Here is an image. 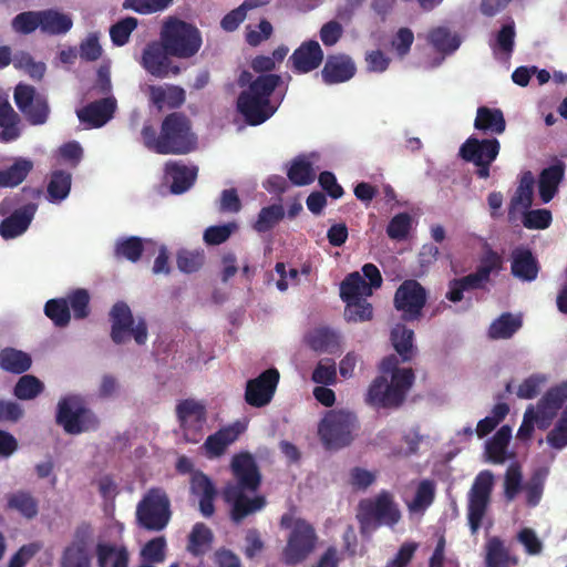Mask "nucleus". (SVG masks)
I'll list each match as a JSON object with an SVG mask.
<instances>
[{
  "instance_id": "1",
  "label": "nucleus",
  "mask_w": 567,
  "mask_h": 567,
  "mask_svg": "<svg viewBox=\"0 0 567 567\" xmlns=\"http://www.w3.org/2000/svg\"><path fill=\"white\" fill-rule=\"evenodd\" d=\"M243 90L236 101V110L250 126H257L269 120L277 106L270 101V97L278 85L281 83V76L278 74H260L254 79L249 71H243L237 80Z\"/></svg>"
},
{
  "instance_id": "2",
  "label": "nucleus",
  "mask_w": 567,
  "mask_h": 567,
  "mask_svg": "<svg viewBox=\"0 0 567 567\" xmlns=\"http://www.w3.org/2000/svg\"><path fill=\"white\" fill-rule=\"evenodd\" d=\"M141 135L144 146L161 155H185L197 146V137L192 130V122L182 112L167 114L162 121L159 133L151 123H145Z\"/></svg>"
},
{
  "instance_id": "3",
  "label": "nucleus",
  "mask_w": 567,
  "mask_h": 567,
  "mask_svg": "<svg viewBox=\"0 0 567 567\" xmlns=\"http://www.w3.org/2000/svg\"><path fill=\"white\" fill-rule=\"evenodd\" d=\"M357 518L363 534L380 526L393 528L401 520L402 514L394 495L388 489H381L374 497L359 502Z\"/></svg>"
},
{
  "instance_id": "4",
  "label": "nucleus",
  "mask_w": 567,
  "mask_h": 567,
  "mask_svg": "<svg viewBox=\"0 0 567 567\" xmlns=\"http://www.w3.org/2000/svg\"><path fill=\"white\" fill-rule=\"evenodd\" d=\"M159 40L174 58L190 59L202 48L203 38L193 23L176 17H168L161 28Z\"/></svg>"
},
{
  "instance_id": "5",
  "label": "nucleus",
  "mask_w": 567,
  "mask_h": 567,
  "mask_svg": "<svg viewBox=\"0 0 567 567\" xmlns=\"http://www.w3.org/2000/svg\"><path fill=\"white\" fill-rule=\"evenodd\" d=\"M359 429V421L353 412L329 410L318 424V435L326 450L338 451L349 446Z\"/></svg>"
},
{
  "instance_id": "6",
  "label": "nucleus",
  "mask_w": 567,
  "mask_h": 567,
  "mask_svg": "<svg viewBox=\"0 0 567 567\" xmlns=\"http://www.w3.org/2000/svg\"><path fill=\"white\" fill-rule=\"evenodd\" d=\"M55 423L66 434L78 435L96 430L100 421L81 395L69 394L61 398L56 404Z\"/></svg>"
},
{
  "instance_id": "7",
  "label": "nucleus",
  "mask_w": 567,
  "mask_h": 567,
  "mask_svg": "<svg viewBox=\"0 0 567 567\" xmlns=\"http://www.w3.org/2000/svg\"><path fill=\"white\" fill-rule=\"evenodd\" d=\"M137 525L148 532H162L172 518L171 499L161 487L150 488L136 506Z\"/></svg>"
},
{
  "instance_id": "8",
  "label": "nucleus",
  "mask_w": 567,
  "mask_h": 567,
  "mask_svg": "<svg viewBox=\"0 0 567 567\" xmlns=\"http://www.w3.org/2000/svg\"><path fill=\"white\" fill-rule=\"evenodd\" d=\"M494 475L491 471L480 472L467 494V520L472 535H476L491 503Z\"/></svg>"
},
{
  "instance_id": "9",
  "label": "nucleus",
  "mask_w": 567,
  "mask_h": 567,
  "mask_svg": "<svg viewBox=\"0 0 567 567\" xmlns=\"http://www.w3.org/2000/svg\"><path fill=\"white\" fill-rule=\"evenodd\" d=\"M111 339L115 344L124 343L128 337H133L140 346L147 340V324L144 319L135 323L130 307L124 301L116 302L110 311Z\"/></svg>"
},
{
  "instance_id": "10",
  "label": "nucleus",
  "mask_w": 567,
  "mask_h": 567,
  "mask_svg": "<svg viewBox=\"0 0 567 567\" xmlns=\"http://www.w3.org/2000/svg\"><path fill=\"white\" fill-rule=\"evenodd\" d=\"M317 540L315 527L307 520L298 518L282 550L284 563L289 566L302 563L316 548Z\"/></svg>"
},
{
  "instance_id": "11",
  "label": "nucleus",
  "mask_w": 567,
  "mask_h": 567,
  "mask_svg": "<svg viewBox=\"0 0 567 567\" xmlns=\"http://www.w3.org/2000/svg\"><path fill=\"white\" fill-rule=\"evenodd\" d=\"M501 144L496 138L478 140L468 137L460 148L461 157L477 166L475 175L478 178L487 179L492 163L499 154Z\"/></svg>"
},
{
  "instance_id": "12",
  "label": "nucleus",
  "mask_w": 567,
  "mask_h": 567,
  "mask_svg": "<svg viewBox=\"0 0 567 567\" xmlns=\"http://www.w3.org/2000/svg\"><path fill=\"white\" fill-rule=\"evenodd\" d=\"M94 530L90 523L82 522L73 533L71 543L63 549L60 567H91V548Z\"/></svg>"
},
{
  "instance_id": "13",
  "label": "nucleus",
  "mask_w": 567,
  "mask_h": 567,
  "mask_svg": "<svg viewBox=\"0 0 567 567\" xmlns=\"http://www.w3.org/2000/svg\"><path fill=\"white\" fill-rule=\"evenodd\" d=\"M427 300L425 288L414 279L404 280L396 289L393 298L394 308L401 311L404 321L420 320Z\"/></svg>"
},
{
  "instance_id": "14",
  "label": "nucleus",
  "mask_w": 567,
  "mask_h": 567,
  "mask_svg": "<svg viewBox=\"0 0 567 567\" xmlns=\"http://www.w3.org/2000/svg\"><path fill=\"white\" fill-rule=\"evenodd\" d=\"M176 416L183 435L188 443H198L207 422L206 406L193 399H185L176 405Z\"/></svg>"
},
{
  "instance_id": "15",
  "label": "nucleus",
  "mask_w": 567,
  "mask_h": 567,
  "mask_svg": "<svg viewBox=\"0 0 567 567\" xmlns=\"http://www.w3.org/2000/svg\"><path fill=\"white\" fill-rule=\"evenodd\" d=\"M230 471L236 483H229L225 488H237L255 493L261 485V473L255 457L249 452H240L231 457Z\"/></svg>"
},
{
  "instance_id": "16",
  "label": "nucleus",
  "mask_w": 567,
  "mask_h": 567,
  "mask_svg": "<svg viewBox=\"0 0 567 567\" xmlns=\"http://www.w3.org/2000/svg\"><path fill=\"white\" fill-rule=\"evenodd\" d=\"M174 58L165 49V44L159 40L146 44L143 50L141 65L152 76L165 79L172 75H178L181 68L172 61Z\"/></svg>"
},
{
  "instance_id": "17",
  "label": "nucleus",
  "mask_w": 567,
  "mask_h": 567,
  "mask_svg": "<svg viewBox=\"0 0 567 567\" xmlns=\"http://www.w3.org/2000/svg\"><path fill=\"white\" fill-rule=\"evenodd\" d=\"M279 378V371L276 368H270L261 372L257 378L248 380L245 390V401L247 404L254 408L268 405L275 395Z\"/></svg>"
},
{
  "instance_id": "18",
  "label": "nucleus",
  "mask_w": 567,
  "mask_h": 567,
  "mask_svg": "<svg viewBox=\"0 0 567 567\" xmlns=\"http://www.w3.org/2000/svg\"><path fill=\"white\" fill-rule=\"evenodd\" d=\"M247 491H237V488H224L225 502L231 505L230 518L234 523H241L247 516L261 511L266 504L264 495L249 497Z\"/></svg>"
},
{
  "instance_id": "19",
  "label": "nucleus",
  "mask_w": 567,
  "mask_h": 567,
  "mask_svg": "<svg viewBox=\"0 0 567 567\" xmlns=\"http://www.w3.org/2000/svg\"><path fill=\"white\" fill-rule=\"evenodd\" d=\"M415 380L413 370L398 371L389 382L385 378L382 408L395 409L403 404Z\"/></svg>"
},
{
  "instance_id": "20",
  "label": "nucleus",
  "mask_w": 567,
  "mask_h": 567,
  "mask_svg": "<svg viewBox=\"0 0 567 567\" xmlns=\"http://www.w3.org/2000/svg\"><path fill=\"white\" fill-rule=\"evenodd\" d=\"M116 107V99L114 96H105L78 110L76 115L86 127L99 128L113 118Z\"/></svg>"
},
{
  "instance_id": "21",
  "label": "nucleus",
  "mask_w": 567,
  "mask_h": 567,
  "mask_svg": "<svg viewBox=\"0 0 567 567\" xmlns=\"http://www.w3.org/2000/svg\"><path fill=\"white\" fill-rule=\"evenodd\" d=\"M37 209L38 205L34 203H28L14 209L8 217L0 221V236L9 240L24 234L31 225Z\"/></svg>"
},
{
  "instance_id": "22",
  "label": "nucleus",
  "mask_w": 567,
  "mask_h": 567,
  "mask_svg": "<svg viewBox=\"0 0 567 567\" xmlns=\"http://www.w3.org/2000/svg\"><path fill=\"white\" fill-rule=\"evenodd\" d=\"M567 401V381L550 388L537 403L536 411L540 414L539 430H547L558 411Z\"/></svg>"
},
{
  "instance_id": "23",
  "label": "nucleus",
  "mask_w": 567,
  "mask_h": 567,
  "mask_svg": "<svg viewBox=\"0 0 567 567\" xmlns=\"http://www.w3.org/2000/svg\"><path fill=\"white\" fill-rule=\"evenodd\" d=\"M292 70L297 74L309 73L320 66L323 51L316 40L305 41L290 55Z\"/></svg>"
},
{
  "instance_id": "24",
  "label": "nucleus",
  "mask_w": 567,
  "mask_h": 567,
  "mask_svg": "<svg viewBox=\"0 0 567 567\" xmlns=\"http://www.w3.org/2000/svg\"><path fill=\"white\" fill-rule=\"evenodd\" d=\"M540 265L533 251L525 246H518L511 252V274L520 281L536 280Z\"/></svg>"
},
{
  "instance_id": "25",
  "label": "nucleus",
  "mask_w": 567,
  "mask_h": 567,
  "mask_svg": "<svg viewBox=\"0 0 567 567\" xmlns=\"http://www.w3.org/2000/svg\"><path fill=\"white\" fill-rule=\"evenodd\" d=\"M355 72V64L349 55L330 54L321 70V76L326 84L331 85L349 81Z\"/></svg>"
},
{
  "instance_id": "26",
  "label": "nucleus",
  "mask_w": 567,
  "mask_h": 567,
  "mask_svg": "<svg viewBox=\"0 0 567 567\" xmlns=\"http://www.w3.org/2000/svg\"><path fill=\"white\" fill-rule=\"evenodd\" d=\"M197 172L196 166H187L181 161H168L165 164L164 173L166 182L171 183V193L179 195L187 192L194 185Z\"/></svg>"
},
{
  "instance_id": "27",
  "label": "nucleus",
  "mask_w": 567,
  "mask_h": 567,
  "mask_svg": "<svg viewBox=\"0 0 567 567\" xmlns=\"http://www.w3.org/2000/svg\"><path fill=\"white\" fill-rule=\"evenodd\" d=\"M190 493L199 498V512L205 517L215 513L214 501L217 489L213 481L203 472L195 471L190 477Z\"/></svg>"
},
{
  "instance_id": "28",
  "label": "nucleus",
  "mask_w": 567,
  "mask_h": 567,
  "mask_svg": "<svg viewBox=\"0 0 567 567\" xmlns=\"http://www.w3.org/2000/svg\"><path fill=\"white\" fill-rule=\"evenodd\" d=\"M244 430L245 427L239 422H236L210 434L203 445L206 456L208 458L221 456L227 447L237 441Z\"/></svg>"
},
{
  "instance_id": "29",
  "label": "nucleus",
  "mask_w": 567,
  "mask_h": 567,
  "mask_svg": "<svg viewBox=\"0 0 567 567\" xmlns=\"http://www.w3.org/2000/svg\"><path fill=\"white\" fill-rule=\"evenodd\" d=\"M565 166L563 163L550 165L544 168L539 174L538 193L543 203H549L556 193L558 186L564 178Z\"/></svg>"
},
{
  "instance_id": "30",
  "label": "nucleus",
  "mask_w": 567,
  "mask_h": 567,
  "mask_svg": "<svg viewBox=\"0 0 567 567\" xmlns=\"http://www.w3.org/2000/svg\"><path fill=\"white\" fill-rule=\"evenodd\" d=\"M95 553L97 567H128L130 554L125 546L99 543Z\"/></svg>"
},
{
  "instance_id": "31",
  "label": "nucleus",
  "mask_w": 567,
  "mask_h": 567,
  "mask_svg": "<svg viewBox=\"0 0 567 567\" xmlns=\"http://www.w3.org/2000/svg\"><path fill=\"white\" fill-rule=\"evenodd\" d=\"M6 511H14L27 519L34 518L39 513V502L28 491H16L6 494Z\"/></svg>"
},
{
  "instance_id": "32",
  "label": "nucleus",
  "mask_w": 567,
  "mask_h": 567,
  "mask_svg": "<svg viewBox=\"0 0 567 567\" xmlns=\"http://www.w3.org/2000/svg\"><path fill=\"white\" fill-rule=\"evenodd\" d=\"M32 365V358L28 352L6 347L0 350V369L12 373L22 374Z\"/></svg>"
},
{
  "instance_id": "33",
  "label": "nucleus",
  "mask_w": 567,
  "mask_h": 567,
  "mask_svg": "<svg viewBox=\"0 0 567 567\" xmlns=\"http://www.w3.org/2000/svg\"><path fill=\"white\" fill-rule=\"evenodd\" d=\"M148 95L151 102L159 110L163 109L164 104L177 109L185 102V91L177 85H167L166 87L150 85Z\"/></svg>"
},
{
  "instance_id": "34",
  "label": "nucleus",
  "mask_w": 567,
  "mask_h": 567,
  "mask_svg": "<svg viewBox=\"0 0 567 567\" xmlns=\"http://www.w3.org/2000/svg\"><path fill=\"white\" fill-rule=\"evenodd\" d=\"M474 127L484 133L502 134L506 128L502 110L480 106L476 112Z\"/></svg>"
},
{
  "instance_id": "35",
  "label": "nucleus",
  "mask_w": 567,
  "mask_h": 567,
  "mask_svg": "<svg viewBox=\"0 0 567 567\" xmlns=\"http://www.w3.org/2000/svg\"><path fill=\"white\" fill-rule=\"evenodd\" d=\"M485 549L484 561L486 567H511V565L518 564V559L509 555L504 542L497 536L487 539Z\"/></svg>"
},
{
  "instance_id": "36",
  "label": "nucleus",
  "mask_w": 567,
  "mask_h": 567,
  "mask_svg": "<svg viewBox=\"0 0 567 567\" xmlns=\"http://www.w3.org/2000/svg\"><path fill=\"white\" fill-rule=\"evenodd\" d=\"M20 117L8 101L0 102V142L10 143L21 135Z\"/></svg>"
},
{
  "instance_id": "37",
  "label": "nucleus",
  "mask_w": 567,
  "mask_h": 567,
  "mask_svg": "<svg viewBox=\"0 0 567 567\" xmlns=\"http://www.w3.org/2000/svg\"><path fill=\"white\" fill-rule=\"evenodd\" d=\"M41 31L47 34H65L73 25L70 16L54 9L40 10Z\"/></svg>"
},
{
  "instance_id": "38",
  "label": "nucleus",
  "mask_w": 567,
  "mask_h": 567,
  "mask_svg": "<svg viewBox=\"0 0 567 567\" xmlns=\"http://www.w3.org/2000/svg\"><path fill=\"white\" fill-rule=\"evenodd\" d=\"M214 534L204 523H196L188 535L187 550L195 557L205 555L212 547Z\"/></svg>"
},
{
  "instance_id": "39",
  "label": "nucleus",
  "mask_w": 567,
  "mask_h": 567,
  "mask_svg": "<svg viewBox=\"0 0 567 567\" xmlns=\"http://www.w3.org/2000/svg\"><path fill=\"white\" fill-rule=\"evenodd\" d=\"M414 332L402 323L395 324L391 330V342L403 362L412 360L415 349L413 346Z\"/></svg>"
},
{
  "instance_id": "40",
  "label": "nucleus",
  "mask_w": 567,
  "mask_h": 567,
  "mask_svg": "<svg viewBox=\"0 0 567 567\" xmlns=\"http://www.w3.org/2000/svg\"><path fill=\"white\" fill-rule=\"evenodd\" d=\"M370 293V287L359 272L348 275L340 285V297L347 303L364 300L362 297Z\"/></svg>"
},
{
  "instance_id": "41",
  "label": "nucleus",
  "mask_w": 567,
  "mask_h": 567,
  "mask_svg": "<svg viewBox=\"0 0 567 567\" xmlns=\"http://www.w3.org/2000/svg\"><path fill=\"white\" fill-rule=\"evenodd\" d=\"M33 168L30 159L19 157L6 169H0V187H16L21 184Z\"/></svg>"
},
{
  "instance_id": "42",
  "label": "nucleus",
  "mask_w": 567,
  "mask_h": 567,
  "mask_svg": "<svg viewBox=\"0 0 567 567\" xmlns=\"http://www.w3.org/2000/svg\"><path fill=\"white\" fill-rule=\"evenodd\" d=\"M287 176L296 186H306L311 184L316 178V172L312 163L306 156H297L292 159Z\"/></svg>"
},
{
  "instance_id": "43",
  "label": "nucleus",
  "mask_w": 567,
  "mask_h": 567,
  "mask_svg": "<svg viewBox=\"0 0 567 567\" xmlns=\"http://www.w3.org/2000/svg\"><path fill=\"white\" fill-rule=\"evenodd\" d=\"M522 327V319L511 312L502 313L492 322L488 329V337L493 340L509 339Z\"/></svg>"
},
{
  "instance_id": "44",
  "label": "nucleus",
  "mask_w": 567,
  "mask_h": 567,
  "mask_svg": "<svg viewBox=\"0 0 567 567\" xmlns=\"http://www.w3.org/2000/svg\"><path fill=\"white\" fill-rule=\"evenodd\" d=\"M429 43L440 53L450 54L456 51L461 44L457 35L452 34L445 27L432 29L427 34Z\"/></svg>"
},
{
  "instance_id": "45",
  "label": "nucleus",
  "mask_w": 567,
  "mask_h": 567,
  "mask_svg": "<svg viewBox=\"0 0 567 567\" xmlns=\"http://www.w3.org/2000/svg\"><path fill=\"white\" fill-rule=\"evenodd\" d=\"M143 252L144 241L137 236L120 238L114 246V256L117 259H126L131 262H137Z\"/></svg>"
},
{
  "instance_id": "46",
  "label": "nucleus",
  "mask_w": 567,
  "mask_h": 567,
  "mask_svg": "<svg viewBox=\"0 0 567 567\" xmlns=\"http://www.w3.org/2000/svg\"><path fill=\"white\" fill-rule=\"evenodd\" d=\"M534 176L530 171L522 174L515 195L511 199L509 212L519 207L529 208L533 203Z\"/></svg>"
},
{
  "instance_id": "47",
  "label": "nucleus",
  "mask_w": 567,
  "mask_h": 567,
  "mask_svg": "<svg viewBox=\"0 0 567 567\" xmlns=\"http://www.w3.org/2000/svg\"><path fill=\"white\" fill-rule=\"evenodd\" d=\"M435 484L431 480H423L419 483L414 497L408 503L411 513H424L434 502Z\"/></svg>"
},
{
  "instance_id": "48",
  "label": "nucleus",
  "mask_w": 567,
  "mask_h": 567,
  "mask_svg": "<svg viewBox=\"0 0 567 567\" xmlns=\"http://www.w3.org/2000/svg\"><path fill=\"white\" fill-rule=\"evenodd\" d=\"M307 342L316 352L332 353L338 347V336L328 328H318L308 334Z\"/></svg>"
},
{
  "instance_id": "49",
  "label": "nucleus",
  "mask_w": 567,
  "mask_h": 567,
  "mask_svg": "<svg viewBox=\"0 0 567 567\" xmlns=\"http://www.w3.org/2000/svg\"><path fill=\"white\" fill-rule=\"evenodd\" d=\"M45 316L60 328L66 327L71 320L69 302L65 298L50 299L44 305Z\"/></svg>"
},
{
  "instance_id": "50",
  "label": "nucleus",
  "mask_w": 567,
  "mask_h": 567,
  "mask_svg": "<svg viewBox=\"0 0 567 567\" xmlns=\"http://www.w3.org/2000/svg\"><path fill=\"white\" fill-rule=\"evenodd\" d=\"M44 390L43 382L32 374L22 375L13 388V394L19 400H33Z\"/></svg>"
},
{
  "instance_id": "51",
  "label": "nucleus",
  "mask_w": 567,
  "mask_h": 567,
  "mask_svg": "<svg viewBox=\"0 0 567 567\" xmlns=\"http://www.w3.org/2000/svg\"><path fill=\"white\" fill-rule=\"evenodd\" d=\"M11 63L17 70L24 71L34 80H41L45 72V64L43 62H35L32 55L25 51H19L12 55Z\"/></svg>"
},
{
  "instance_id": "52",
  "label": "nucleus",
  "mask_w": 567,
  "mask_h": 567,
  "mask_svg": "<svg viewBox=\"0 0 567 567\" xmlns=\"http://www.w3.org/2000/svg\"><path fill=\"white\" fill-rule=\"evenodd\" d=\"M71 174L65 171L52 173L48 184V195L52 202L64 199L71 189Z\"/></svg>"
},
{
  "instance_id": "53",
  "label": "nucleus",
  "mask_w": 567,
  "mask_h": 567,
  "mask_svg": "<svg viewBox=\"0 0 567 567\" xmlns=\"http://www.w3.org/2000/svg\"><path fill=\"white\" fill-rule=\"evenodd\" d=\"M285 216L281 205H270L261 208L258 218L254 224V229L258 233H266L272 229Z\"/></svg>"
},
{
  "instance_id": "54",
  "label": "nucleus",
  "mask_w": 567,
  "mask_h": 567,
  "mask_svg": "<svg viewBox=\"0 0 567 567\" xmlns=\"http://www.w3.org/2000/svg\"><path fill=\"white\" fill-rule=\"evenodd\" d=\"M523 487V473L518 463H512L504 476V497L507 502L516 498Z\"/></svg>"
},
{
  "instance_id": "55",
  "label": "nucleus",
  "mask_w": 567,
  "mask_h": 567,
  "mask_svg": "<svg viewBox=\"0 0 567 567\" xmlns=\"http://www.w3.org/2000/svg\"><path fill=\"white\" fill-rule=\"evenodd\" d=\"M515 23L511 20L504 24L501 30L496 33L495 41L491 43V48L494 53L502 52L506 55H511L514 51L515 45Z\"/></svg>"
},
{
  "instance_id": "56",
  "label": "nucleus",
  "mask_w": 567,
  "mask_h": 567,
  "mask_svg": "<svg viewBox=\"0 0 567 567\" xmlns=\"http://www.w3.org/2000/svg\"><path fill=\"white\" fill-rule=\"evenodd\" d=\"M69 302V308L72 309L73 316L76 320H83L90 316V295L86 289L78 288L71 291L65 298Z\"/></svg>"
},
{
  "instance_id": "57",
  "label": "nucleus",
  "mask_w": 567,
  "mask_h": 567,
  "mask_svg": "<svg viewBox=\"0 0 567 567\" xmlns=\"http://www.w3.org/2000/svg\"><path fill=\"white\" fill-rule=\"evenodd\" d=\"M11 28L16 33L30 34L38 28L41 29L40 11H24L18 13L11 20Z\"/></svg>"
},
{
  "instance_id": "58",
  "label": "nucleus",
  "mask_w": 567,
  "mask_h": 567,
  "mask_svg": "<svg viewBox=\"0 0 567 567\" xmlns=\"http://www.w3.org/2000/svg\"><path fill=\"white\" fill-rule=\"evenodd\" d=\"M137 24L138 21L134 17H126L117 21L110 29L112 42L117 47L126 44L130 40L131 33L137 28Z\"/></svg>"
},
{
  "instance_id": "59",
  "label": "nucleus",
  "mask_w": 567,
  "mask_h": 567,
  "mask_svg": "<svg viewBox=\"0 0 567 567\" xmlns=\"http://www.w3.org/2000/svg\"><path fill=\"white\" fill-rule=\"evenodd\" d=\"M205 261L203 251H190L182 249L177 252L176 264L178 269L185 274H192L202 268Z\"/></svg>"
},
{
  "instance_id": "60",
  "label": "nucleus",
  "mask_w": 567,
  "mask_h": 567,
  "mask_svg": "<svg viewBox=\"0 0 567 567\" xmlns=\"http://www.w3.org/2000/svg\"><path fill=\"white\" fill-rule=\"evenodd\" d=\"M411 225V216L408 213H399L389 221L386 235L393 240H403L408 237Z\"/></svg>"
},
{
  "instance_id": "61",
  "label": "nucleus",
  "mask_w": 567,
  "mask_h": 567,
  "mask_svg": "<svg viewBox=\"0 0 567 567\" xmlns=\"http://www.w3.org/2000/svg\"><path fill=\"white\" fill-rule=\"evenodd\" d=\"M503 268V258L502 256L493 250L488 249L485 251L483 257L481 258L480 265L476 268V271L480 276L487 282L489 280L491 274L498 272Z\"/></svg>"
},
{
  "instance_id": "62",
  "label": "nucleus",
  "mask_w": 567,
  "mask_h": 567,
  "mask_svg": "<svg viewBox=\"0 0 567 567\" xmlns=\"http://www.w3.org/2000/svg\"><path fill=\"white\" fill-rule=\"evenodd\" d=\"M312 381L318 384L332 385L337 382L336 363L331 359L319 361L311 377Z\"/></svg>"
},
{
  "instance_id": "63",
  "label": "nucleus",
  "mask_w": 567,
  "mask_h": 567,
  "mask_svg": "<svg viewBox=\"0 0 567 567\" xmlns=\"http://www.w3.org/2000/svg\"><path fill=\"white\" fill-rule=\"evenodd\" d=\"M547 443L556 450L567 446V408L561 413L554 429L546 436Z\"/></svg>"
},
{
  "instance_id": "64",
  "label": "nucleus",
  "mask_w": 567,
  "mask_h": 567,
  "mask_svg": "<svg viewBox=\"0 0 567 567\" xmlns=\"http://www.w3.org/2000/svg\"><path fill=\"white\" fill-rule=\"evenodd\" d=\"M413 42L414 34L412 30L403 27L400 28L393 35L391 47L394 50L395 54L402 59L410 53Z\"/></svg>"
}]
</instances>
